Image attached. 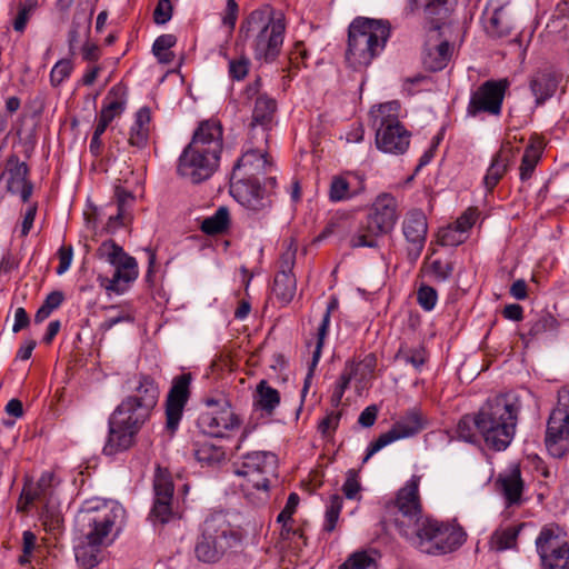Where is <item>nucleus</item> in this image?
<instances>
[{
    "label": "nucleus",
    "mask_w": 569,
    "mask_h": 569,
    "mask_svg": "<svg viewBox=\"0 0 569 569\" xmlns=\"http://www.w3.org/2000/svg\"><path fill=\"white\" fill-rule=\"evenodd\" d=\"M222 142L221 123L202 121L179 157L178 173L193 183L210 178L219 166Z\"/></svg>",
    "instance_id": "f257e3e1"
},
{
    "label": "nucleus",
    "mask_w": 569,
    "mask_h": 569,
    "mask_svg": "<svg viewBox=\"0 0 569 569\" xmlns=\"http://www.w3.org/2000/svg\"><path fill=\"white\" fill-rule=\"evenodd\" d=\"M521 410L520 398L513 392L489 398L477 411L478 432L493 451H503L512 442Z\"/></svg>",
    "instance_id": "f03ea898"
},
{
    "label": "nucleus",
    "mask_w": 569,
    "mask_h": 569,
    "mask_svg": "<svg viewBox=\"0 0 569 569\" xmlns=\"http://www.w3.org/2000/svg\"><path fill=\"white\" fill-rule=\"evenodd\" d=\"M389 37L387 21L356 18L348 29L347 63L355 70L368 67L383 51Z\"/></svg>",
    "instance_id": "7ed1b4c3"
},
{
    "label": "nucleus",
    "mask_w": 569,
    "mask_h": 569,
    "mask_svg": "<svg viewBox=\"0 0 569 569\" xmlns=\"http://www.w3.org/2000/svg\"><path fill=\"white\" fill-rule=\"evenodd\" d=\"M126 516L124 508L112 500H88L76 516V527L80 538L93 546H103L116 529H121Z\"/></svg>",
    "instance_id": "20e7f679"
},
{
    "label": "nucleus",
    "mask_w": 569,
    "mask_h": 569,
    "mask_svg": "<svg viewBox=\"0 0 569 569\" xmlns=\"http://www.w3.org/2000/svg\"><path fill=\"white\" fill-rule=\"evenodd\" d=\"M286 30L281 14L272 17L269 8L253 10L240 26L244 40L252 39L254 57L266 62L273 61L279 54Z\"/></svg>",
    "instance_id": "39448f33"
},
{
    "label": "nucleus",
    "mask_w": 569,
    "mask_h": 569,
    "mask_svg": "<svg viewBox=\"0 0 569 569\" xmlns=\"http://www.w3.org/2000/svg\"><path fill=\"white\" fill-rule=\"evenodd\" d=\"M241 540L240 533L231 526L227 513L214 511L203 521L198 536L194 555L203 563H217Z\"/></svg>",
    "instance_id": "423d86ee"
},
{
    "label": "nucleus",
    "mask_w": 569,
    "mask_h": 569,
    "mask_svg": "<svg viewBox=\"0 0 569 569\" xmlns=\"http://www.w3.org/2000/svg\"><path fill=\"white\" fill-rule=\"evenodd\" d=\"M399 110L400 103L390 101L371 111L377 148L386 153L402 154L409 148L410 132L400 123Z\"/></svg>",
    "instance_id": "0eeeda50"
},
{
    "label": "nucleus",
    "mask_w": 569,
    "mask_h": 569,
    "mask_svg": "<svg viewBox=\"0 0 569 569\" xmlns=\"http://www.w3.org/2000/svg\"><path fill=\"white\" fill-rule=\"evenodd\" d=\"M411 536L405 537L422 552L443 555L456 550L465 541V533L452 526L427 517Z\"/></svg>",
    "instance_id": "6e6552de"
},
{
    "label": "nucleus",
    "mask_w": 569,
    "mask_h": 569,
    "mask_svg": "<svg viewBox=\"0 0 569 569\" xmlns=\"http://www.w3.org/2000/svg\"><path fill=\"white\" fill-rule=\"evenodd\" d=\"M98 256L106 259L114 267L112 277L100 274L98 282L101 288L108 292L122 295L139 274L137 260L129 256L122 247L112 240L103 241L99 249Z\"/></svg>",
    "instance_id": "1a4fd4ad"
},
{
    "label": "nucleus",
    "mask_w": 569,
    "mask_h": 569,
    "mask_svg": "<svg viewBox=\"0 0 569 569\" xmlns=\"http://www.w3.org/2000/svg\"><path fill=\"white\" fill-rule=\"evenodd\" d=\"M420 476L413 475L406 485L399 489L395 501L390 505L393 510V523L400 536H411L417 526L427 517L422 515L419 496Z\"/></svg>",
    "instance_id": "9d476101"
},
{
    "label": "nucleus",
    "mask_w": 569,
    "mask_h": 569,
    "mask_svg": "<svg viewBox=\"0 0 569 569\" xmlns=\"http://www.w3.org/2000/svg\"><path fill=\"white\" fill-rule=\"evenodd\" d=\"M276 187V177H268L263 184L259 180L232 181L230 183V193L249 214L264 216L272 207Z\"/></svg>",
    "instance_id": "9b49d317"
},
{
    "label": "nucleus",
    "mask_w": 569,
    "mask_h": 569,
    "mask_svg": "<svg viewBox=\"0 0 569 569\" xmlns=\"http://www.w3.org/2000/svg\"><path fill=\"white\" fill-rule=\"evenodd\" d=\"M146 421L118 406L109 418V433L102 449L103 453L114 456L132 447L137 433Z\"/></svg>",
    "instance_id": "f8f14e48"
},
{
    "label": "nucleus",
    "mask_w": 569,
    "mask_h": 569,
    "mask_svg": "<svg viewBox=\"0 0 569 569\" xmlns=\"http://www.w3.org/2000/svg\"><path fill=\"white\" fill-rule=\"evenodd\" d=\"M259 141L260 138H249L241 157L232 168L231 182L258 181L259 176L271 172L273 163L268 158V143H260Z\"/></svg>",
    "instance_id": "ddd939ff"
},
{
    "label": "nucleus",
    "mask_w": 569,
    "mask_h": 569,
    "mask_svg": "<svg viewBox=\"0 0 569 569\" xmlns=\"http://www.w3.org/2000/svg\"><path fill=\"white\" fill-rule=\"evenodd\" d=\"M546 447L555 458L563 457L569 450V389L558 393V406L547 425Z\"/></svg>",
    "instance_id": "4468645a"
},
{
    "label": "nucleus",
    "mask_w": 569,
    "mask_h": 569,
    "mask_svg": "<svg viewBox=\"0 0 569 569\" xmlns=\"http://www.w3.org/2000/svg\"><path fill=\"white\" fill-rule=\"evenodd\" d=\"M173 492L174 485L170 473L158 467L153 479V505L149 513L153 525H166L180 518Z\"/></svg>",
    "instance_id": "2eb2a0df"
},
{
    "label": "nucleus",
    "mask_w": 569,
    "mask_h": 569,
    "mask_svg": "<svg viewBox=\"0 0 569 569\" xmlns=\"http://www.w3.org/2000/svg\"><path fill=\"white\" fill-rule=\"evenodd\" d=\"M542 569H569V546L559 527L545 526L536 539Z\"/></svg>",
    "instance_id": "dca6fc26"
},
{
    "label": "nucleus",
    "mask_w": 569,
    "mask_h": 569,
    "mask_svg": "<svg viewBox=\"0 0 569 569\" xmlns=\"http://www.w3.org/2000/svg\"><path fill=\"white\" fill-rule=\"evenodd\" d=\"M277 457L270 451H252L243 456L241 466L236 469V475L246 478V487L267 491L270 486V477L277 470ZM244 487V485H242Z\"/></svg>",
    "instance_id": "f3484780"
},
{
    "label": "nucleus",
    "mask_w": 569,
    "mask_h": 569,
    "mask_svg": "<svg viewBox=\"0 0 569 569\" xmlns=\"http://www.w3.org/2000/svg\"><path fill=\"white\" fill-rule=\"evenodd\" d=\"M426 423L427 420L419 410H408L406 415L400 417L399 420L395 422L390 430L381 433L375 441L369 445L362 463H366L373 455L379 452L388 445L419 433L422 429H425Z\"/></svg>",
    "instance_id": "a211bd4d"
},
{
    "label": "nucleus",
    "mask_w": 569,
    "mask_h": 569,
    "mask_svg": "<svg viewBox=\"0 0 569 569\" xmlns=\"http://www.w3.org/2000/svg\"><path fill=\"white\" fill-rule=\"evenodd\" d=\"M509 86L507 79L488 80L483 82L472 94L467 108L471 117L480 112L498 116L501 112L505 92Z\"/></svg>",
    "instance_id": "6ab92c4d"
},
{
    "label": "nucleus",
    "mask_w": 569,
    "mask_h": 569,
    "mask_svg": "<svg viewBox=\"0 0 569 569\" xmlns=\"http://www.w3.org/2000/svg\"><path fill=\"white\" fill-rule=\"evenodd\" d=\"M159 398V388L149 376H140L133 395L128 396L120 405L122 409L136 415L138 419L148 420Z\"/></svg>",
    "instance_id": "aec40b11"
},
{
    "label": "nucleus",
    "mask_w": 569,
    "mask_h": 569,
    "mask_svg": "<svg viewBox=\"0 0 569 569\" xmlns=\"http://www.w3.org/2000/svg\"><path fill=\"white\" fill-rule=\"evenodd\" d=\"M190 373L176 377L166 399V429L173 435L181 421L183 409L190 397Z\"/></svg>",
    "instance_id": "412c9836"
},
{
    "label": "nucleus",
    "mask_w": 569,
    "mask_h": 569,
    "mask_svg": "<svg viewBox=\"0 0 569 569\" xmlns=\"http://www.w3.org/2000/svg\"><path fill=\"white\" fill-rule=\"evenodd\" d=\"M29 167L24 161H20L16 154H11L4 166V170L0 176V184L12 194H19L23 202H28L33 186L28 179Z\"/></svg>",
    "instance_id": "4be33fe9"
},
{
    "label": "nucleus",
    "mask_w": 569,
    "mask_h": 569,
    "mask_svg": "<svg viewBox=\"0 0 569 569\" xmlns=\"http://www.w3.org/2000/svg\"><path fill=\"white\" fill-rule=\"evenodd\" d=\"M240 419L233 412L231 406L222 403V409L206 410L198 418V427L200 430L216 438H222L228 431L238 429Z\"/></svg>",
    "instance_id": "5701e85b"
},
{
    "label": "nucleus",
    "mask_w": 569,
    "mask_h": 569,
    "mask_svg": "<svg viewBox=\"0 0 569 569\" xmlns=\"http://www.w3.org/2000/svg\"><path fill=\"white\" fill-rule=\"evenodd\" d=\"M398 217L396 198L390 193H381L372 203L371 212L366 221L371 224V231L386 234L395 228Z\"/></svg>",
    "instance_id": "b1692460"
},
{
    "label": "nucleus",
    "mask_w": 569,
    "mask_h": 569,
    "mask_svg": "<svg viewBox=\"0 0 569 569\" xmlns=\"http://www.w3.org/2000/svg\"><path fill=\"white\" fill-rule=\"evenodd\" d=\"M428 232V222L426 214L419 210H410L402 222V233L408 242V256L417 260L421 254Z\"/></svg>",
    "instance_id": "393cba45"
},
{
    "label": "nucleus",
    "mask_w": 569,
    "mask_h": 569,
    "mask_svg": "<svg viewBox=\"0 0 569 569\" xmlns=\"http://www.w3.org/2000/svg\"><path fill=\"white\" fill-rule=\"evenodd\" d=\"M276 110V100L267 94H260L256 99L249 130L250 139L260 138V143H268Z\"/></svg>",
    "instance_id": "a878e982"
},
{
    "label": "nucleus",
    "mask_w": 569,
    "mask_h": 569,
    "mask_svg": "<svg viewBox=\"0 0 569 569\" xmlns=\"http://www.w3.org/2000/svg\"><path fill=\"white\" fill-rule=\"evenodd\" d=\"M517 150L509 143L501 146L500 150L493 156L491 163L483 177V186L488 192H491L499 183L516 157Z\"/></svg>",
    "instance_id": "bb28decb"
},
{
    "label": "nucleus",
    "mask_w": 569,
    "mask_h": 569,
    "mask_svg": "<svg viewBox=\"0 0 569 569\" xmlns=\"http://www.w3.org/2000/svg\"><path fill=\"white\" fill-rule=\"evenodd\" d=\"M53 472L46 471L36 483L26 482L20 496V503H23L22 509L34 501H44L50 498L53 492Z\"/></svg>",
    "instance_id": "cd10ccee"
},
{
    "label": "nucleus",
    "mask_w": 569,
    "mask_h": 569,
    "mask_svg": "<svg viewBox=\"0 0 569 569\" xmlns=\"http://www.w3.org/2000/svg\"><path fill=\"white\" fill-rule=\"evenodd\" d=\"M560 79V74L547 70L537 72L532 77L530 81V89L532 94L536 97L537 104L543 103L556 93Z\"/></svg>",
    "instance_id": "c85d7f7f"
},
{
    "label": "nucleus",
    "mask_w": 569,
    "mask_h": 569,
    "mask_svg": "<svg viewBox=\"0 0 569 569\" xmlns=\"http://www.w3.org/2000/svg\"><path fill=\"white\" fill-rule=\"evenodd\" d=\"M363 191L362 179H358L357 186H353L345 176H333L329 184L328 197L331 202H341L350 200Z\"/></svg>",
    "instance_id": "c756f323"
},
{
    "label": "nucleus",
    "mask_w": 569,
    "mask_h": 569,
    "mask_svg": "<svg viewBox=\"0 0 569 569\" xmlns=\"http://www.w3.org/2000/svg\"><path fill=\"white\" fill-rule=\"evenodd\" d=\"M408 6L411 12L422 10L426 18L435 22V30L440 28V22L449 14L448 0H409Z\"/></svg>",
    "instance_id": "7c9ffc66"
},
{
    "label": "nucleus",
    "mask_w": 569,
    "mask_h": 569,
    "mask_svg": "<svg viewBox=\"0 0 569 569\" xmlns=\"http://www.w3.org/2000/svg\"><path fill=\"white\" fill-rule=\"evenodd\" d=\"M488 14L489 16L485 21V29L490 37L505 38L511 33L513 22L506 7H498Z\"/></svg>",
    "instance_id": "2f4dec72"
},
{
    "label": "nucleus",
    "mask_w": 569,
    "mask_h": 569,
    "mask_svg": "<svg viewBox=\"0 0 569 569\" xmlns=\"http://www.w3.org/2000/svg\"><path fill=\"white\" fill-rule=\"evenodd\" d=\"M150 121L151 113L149 108L143 107L137 111L128 139L130 146L139 149L147 146L150 133Z\"/></svg>",
    "instance_id": "473e14b6"
},
{
    "label": "nucleus",
    "mask_w": 569,
    "mask_h": 569,
    "mask_svg": "<svg viewBox=\"0 0 569 569\" xmlns=\"http://www.w3.org/2000/svg\"><path fill=\"white\" fill-rule=\"evenodd\" d=\"M498 482L508 506L520 503L523 481L518 467H513L508 473L500 476Z\"/></svg>",
    "instance_id": "72a5a7b5"
},
{
    "label": "nucleus",
    "mask_w": 569,
    "mask_h": 569,
    "mask_svg": "<svg viewBox=\"0 0 569 569\" xmlns=\"http://www.w3.org/2000/svg\"><path fill=\"white\" fill-rule=\"evenodd\" d=\"M451 57V46L448 41H442L435 48L426 49L423 53V63L431 71L442 70Z\"/></svg>",
    "instance_id": "f704fd0d"
},
{
    "label": "nucleus",
    "mask_w": 569,
    "mask_h": 569,
    "mask_svg": "<svg viewBox=\"0 0 569 569\" xmlns=\"http://www.w3.org/2000/svg\"><path fill=\"white\" fill-rule=\"evenodd\" d=\"M521 527L522 525L496 529L490 538V549L499 552L513 548Z\"/></svg>",
    "instance_id": "c9c22d12"
},
{
    "label": "nucleus",
    "mask_w": 569,
    "mask_h": 569,
    "mask_svg": "<svg viewBox=\"0 0 569 569\" xmlns=\"http://www.w3.org/2000/svg\"><path fill=\"white\" fill-rule=\"evenodd\" d=\"M297 289L293 273L278 272L273 280L272 292L282 305H288Z\"/></svg>",
    "instance_id": "e433bc0d"
},
{
    "label": "nucleus",
    "mask_w": 569,
    "mask_h": 569,
    "mask_svg": "<svg viewBox=\"0 0 569 569\" xmlns=\"http://www.w3.org/2000/svg\"><path fill=\"white\" fill-rule=\"evenodd\" d=\"M254 403L268 415L280 403V393L277 389L270 387L266 380H261L257 386V398Z\"/></svg>",
    "instance_id": "4c0bfd02"
},
{
    "label": "nucleus",
    "mask_w": 569,
    "mask_h": 569,
    "mask_svg": "<svg viewBox=\"0 0 569 569\" xmlns=\"http://www.w3.org/2000/svg\"><path fill=\"white\" fill-rule=\"evenodd\" d=\"M230 223V214L227 207H220L217 211L206 218L200 226V229L206 234H218L224 232Z\"/></svg>",
    "instance_id": "58836bf2"
},
{
    "label": "nucleus",
    "mask_w": 569,
    "mask_h": 569,
    "mask_svg": "<svg viewBox=\"0 0 569 569\" xmlns=\"http://www.w3.org/2000/svg\"><path fill=\"white\" fill-rule=\"evenodd\" d=\"M456 436L468 443H476L478 441L477 412L461 417L456 427Z\"/></svg>",
    "instance_id": "ea45409f"
},
{
    "label": "nucleus",
    "mask_w": 569,
    "mask_h": 569,
    "mask_svg": "<svg viewBox=\"0 0 569 569\" xmlns=\"http://www.w3.org/2000/svg\"><path fill=\"white\" fill-rule=\"evenodd\" d=\"M196 459L206 466H218L226 459V452L221 447L212 443H202L194 450Z\"/></svg>",
    "instance_id": "a19ab883"
},
{
    "label": "nucleus",
    "mask_w": 569,
    "mask_h": 569,
    "mask_svg": "<svg viewBox=\"0 0 569 569\" xmlns=\"http://www.w3.org/2000/svg\"><path fill=\"white\" fill-rule=\"evenodd\" d=\"M100 548L101 546H93L89 541L81 539L80 543L74 548L77 561L86 568H93L99 563Z\"/></svg>",
    "instance_id": "79ce46f5"
},
{
    "label": "nucleus",
    "mask_w": 569,
    "mask_h": 569,
    "mask_svg": "<svg viewBox=\"0 0 569 569\" xmlns=\"http://www.w3.org/2000/svg\"><path fill=\"white\" fill-rule=\"evenodd\" d=\"M177 38L173 34L159 36L152 46V52L160 63H170L173 60V53L170 49L176 44Z\"/></svg>",
    "instance_id": "37998d69"
},
{
    "label": "nucleus",
    "mask_w": 569,
    "mask_h": 569,
    "mask_svg": "<svg viewBox=\"0 0 569 569\" xmlns=\"http://www.w3.org/2000/svg\"><path fill=\"white\" fill-rule=\"evenodd\" d=\"M381 232L371 231V224L369 222H365L358 230L356 234H353L350 239L351 248H376L378 246V237L381 236Z\"/></svg>",
    "instance_id": "c03bdc74"
},
{
    "label": "nucleus",
    "mask_w": 569,
    "mask_h": 569,
    "mask_svg": "<svg viewBox=\"0 0 569 569\" xmlns=\"http://www.w3.org/2000/svg\"><path fill=\"white\" fill-rule=\"evenodd\" d=\"M540 148L532 143L526 148L520 164V179L522 181L528 180L531 177L540 159Z\"/></svg>",
    "instance_id": "a18cd8bd"
},
{
    "label": "nucleus",
    "mask_w": 569,
    "mask_h": 569,
    "mask_svg": "<svg viewBox=\"0 0 569 569\" xmlns=\"http://www.w3.org/2000/svg\"><path fill=\"white\" fill-rule=\"evenodd\" d=\"M343 500L339 495H332L326 508L323 530L332 532L336 529Z\"/></svg>",
    "instance_id": "49530a36"
},
{
    "label": "nucleus",
    "mask_w": 569,
    "mask_h": 569,
    "mask_svg": "<svg viewBox=\"0 0 569 569\" xmlns=\"http://www.w3.org/2000/svg\"><path fill=\"white\" fill-rule=\"evenodd\" d=\"M396 359L409 363L415 369L420 370L427 360V353L423 347H401L396 355Z\"/></svg>",
    "instance_id": "de8ad7c7"
},
{
    "label": "nucleus",
    "mask_w": 569,
    "mask_h": 569,
    "mask_svg": "<svg viewBox=\"0 0 569 569\" xmlns=\"http://www.w3.org/2000/svg\"><path fill=\"white\" fill-rule=\"evenodd\" d=\"M63 301V295L60 291L50 292L42 306L37 310L34 315V322L41 323L50 317L51 312L59 308Z\"/></svg>",
    "instance_id": "09e8293b"
},
{
    "label": "nucleus",
    "mask_w": 569,
    "mask_h": 569,
    "mask_svg": "<svg viewBox=\"0 0 569 569\" xmlns=\"http://www.w3.org/2000/svg\"><path fill=\"white\" fill-rule=\"evenodd\" d=\"M339 569H376V561L367 551H357Z\"/></svg>",
    "instance_id": "8fccbe9b"
},
{
    "label": "nucleus",
    "mask_w": 569,
    "mask_h": 569,
    "mask_svg": "<svg viewBox=\"0 0 569 569\" xmlns=\"http://www.w3.org/2000/svg\"><path fill=\"white\" fill-rule=\"evenodd\" d=\"M466 240V234L455 223L442 228L438 233V241L441 246L456 247Z\"/></svg>",
    "instance_id": "3c124183"
},
{
    "label": "nucleus",
    "mask_w": 569,
    "mask_h": 569,
    "mask_svg": "<svg viewBox=\"0 0 569 569\" xmlns=\"http://www.w3.org/2000/svg\"><path fill=\"white\" fill-rule=\"evenodd\" d=\"M417 301L425 311H431L438 301V293L435 288L421 284L417 290Z\"/></svg>",
    "instance_id": "603ef678"
},
{
    "label": "nucleus",
    "mask_w": 569,
    "mask_h": 569,
    "mask_svg": "<svg viewBox=\"0 0 569 569\" xmlns=\"http://www.w3.org/2000/svg\"><path fill=\"white\" fill-rule=\"evenodd\" d=\"M72 69L73 64L71 60L62 59L58 61L50 72V81L52 86L57 87L61 84L70 76Z\"/></svg>",
    "instance_id": "864d4df0"
},
{
    "label": "nucleus",
    "mask_w": 569,
    "mask_h": 569,
    "mask_svg": "<svg viewBox=\"0 0 569 569\" xmlns=\"http://www.w3.org/2000/svg\"><path fill=\"white\" fill-rule=\"evenodd\" d=\"M557 325V320L551 315L546 313L530 323L529 335L536 337L546 331H553Z\"/></svg>",
    "instance_id": "5fc2aeb1"
},
{
    "label": "nucleus",
    "mask_w": 569,
    "mask_h": 569,
    "mask_svg": "<svg viewBox=\"0 0 569 569\" xmlns=\"http://www.w3.org/2000/svg\"><path fill=\"white\" fill-rule=\"evenodd\" d=\"M250 61L246 57H239L229 61V76L237 81L243 80L249 72Z\"/></svg>",
    "instance_id": "6e6d98bb"
},
{
    "label": "nucleus",
    "mask_w": 569,
    "mask_h": 569,
    "mask_svg": "<svg viewBox=\"0 0 569 569\" xmlns=\"http://www.w3.org/2000/svg\"><path fill=\"white\" fill-rule=\"evenodd\" d=\"M296 254L297 246L295 244L293 240H290L286 250L281 254L279 272L292 273V269L296 263Z\"/></svg>",
    "instance_id": "4d7b16f0"
},
{
    "label": "nucleus",
    "mask_w": 569,
    "mask_h": 569,
    "mask_svg": "<svg viewBox=\"0 0 569 569\" xmlns=\"http://www.w3.org/2000/svg\"><path fill=\"white\" fill-rule=\"evenodd\" d=\"M359 368V363L349 360L346 362L345 368L336 383L337 388H341L342 390H347L350 381L357 376Z\"/></svg>",
    "instance_id": "13d9d810"
},
{
    "label": "nucleus",
    "mask_w": 569,
    "mask_h": 569,
    "mask_svg": "<svg viewBox=\"0 0 569 569\" xmlns=\"http://www.w3.org/2000/svg\"><path fill=\"white\" fill-rule=\"evenodd\" d=\"M478 217V209L470 207L456 220L455 224L466 234L476 223Z\"/></svg>",
    "instance_id": "bf43d9fd"
},
{
    "label": "nucleus",
    "mask_w": 569,
    "mask_h": 569,
    "mask_svg": "<svg viewBox=\"0 0 569 569\" xmlns=\"http://www.w3.org/2000/svg\"><path fill=\"white\" fill-rule=\"evenodd\" d=\"M172 17V6L170 0H159L153 12L157 24L167 23Z\"/></svg>",
    "instance_id": "052dcab7"
},
{
    "label": "nucleus",
    "mask_w": 569,
    "mask_h": 569,
    "mask_svg": "<svg viewBox=\"0 0 569 569\" xmlns=\"http://www.w3.org/2000/svg\"><path fill=\"white\" fill-rule=\"evenodd\" d=\"M298 503H299V496L295 492L290 493L284 508L281 510V512L277 517V521L286 525L289 520H291V517L295 513Z\"/></svg>",
    "instance_id": "680f3d73"
},
{
    "label": "nucleus",
    "mask_w": 569,
    "mask_h": 569,
    "mask_svg": "<svg viewBox=\"0 0 569 569\" xmlns=\"http://www.w3.org/2000/svg\"><path fill=\"white\" fill-rule=\"evenodd\" d=\"M58 256H59V266L57 267L56 271L59 276H61L64 272H67L71 266L72 258H73L72 247L71 246H69V247L62 246L58 250Z\"/></svg>",
    "instance_id": "e2e57ef3"
},
{
    "label": "nucleus",
    "mask_w": 569,
    "mask_h": 569,
    "mask_svg": "<svg viewBox=\"0 0 569 569\" xmlns=\"http://www.w3.org/2000/svg\"><path fill=\"white\" fill-rule=\"evenodd\" d=\"M122 110L123 103L113 100L101 109L99 118L110 124L111 121L122 112Z\"/></svg>",
    "instance_id": "0e129e2a"
},
{
    "label": "nucleus",
    "mask_w": 569,
    "mask_h": 569,
    "mask_svg": "<svg viewBox=\"0 0 569 569\" xmlns=\"http://www.w3.org/2000/svg\"><path fill=\"white\" fill-rule=\"evenodd\" d=\"M430 268L433 277L439 281L447 280L453 271L452 264L450 262H443L441 260L432 261Z\"/></svg>",
    "instance_id": "69168bd1"
},
{
    "label": "nucleus",
    "mask_w": 569,
    "mask_h": 569,
    "mask_svg": "<svg viewBox=\"0 0 569 569\" xmlns=\"http://www.w3.org/2000/svg\"><path fill=\"white\" fill-rule=\"evenodd\" d=\"M360 490V483L353 470L348 472V477L342 486V491L348 499H355Z\"/></svg>",
    "instance_id": "338daca9"
},
{
    "label": "nucleus",
    "mask_w": 569,
    "mask_h": 569,
    "mask_svg": "<svg viewBox=\"0 0 569 569\" xmlns=\"http://www.w3.org/2000/svg\"><path fill=\"white\" fill-rule=\"evenodd\" d=\"M340 412L332 411L328 413L319 423V430L327 435L330 431L335 430L338 427L340 420Z\"/></svg>",
    "instance_id": "774afa93"
}]
</instances>
